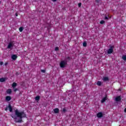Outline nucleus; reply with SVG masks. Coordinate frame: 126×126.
I'll return each mask as SVG.
<instances>
[{
    "instance_id": "a878e982",
    "label": "nucleus",
    "mask_w": 126,
    "mask_h": 126,
    "mask_svg": "<svg viewBox=\"0 0 126 126\" xmlns=\"http://www.w3.org/2000/svg\"><path fill=\"white\" fill-rule=\"evenodd\" d=\"M78 5L79 7H81V3H79L78 4Z\"/></svg>"
},
{
    "instance_id": "6e6552de",
    "label": "nucleus",
    "mask_w": 126,
    "mask_h": 126,
    "mask_svg": "<svg viewBox=\"0 0 126 126\" xmlns=\"http://www.w3.org/2000/svg\"><path fill=\"white\" fill-rule=\"evenodd\" d=\"M102 80L103 81L106 82V81H109V80H110V79H109V77H103Z\"/></svg>"
},
{
    "instance_id": "2eb2a0df",
    "label": "nucleus",
    "mask_w": 126,
    "mask_h": 126,
    "mask_svg": "<svg viewBox=\"0 0 126 126\" xmlns=\"http://www.w3.org/2000/svg\"><path fill=\"white\" fill-rule=\"evenodd\" d=\"M11 92H12V91H11V89H8L6 92L7 94H11Z\"/></svg>"
},
{
    "instance_id": "1a4fd4ad",
    "label": "nucleus",
    "mask_w": 126,
    "mask_h": 126,
    "mask_svg": "<svg viewBox=\"0 0 126 126\" xmlns=\"http://www.w3.org/2000/svg\"><path fill=\"white\" fill-rule=\"evenodd\" d=\"M54 112L55 114H59V113H60V109H59V108H55L54 110Z\"/></svg>"
},
{
    "instance_id": "0eeeda50",
    "label": "nucleus",
    "mask_w": 126,
    "mask_h": 126,
    "mask_svg": "<svg viewBox=\"0 0 126 126\" xmlns=\"http://www.w3.org/2000/svg\"><path fill=\"white\" fill-rule=\"evenodd\" d=\"M13 44H12V42H10L8 46H7V49H11V48H13Z\"/></svg>"
},
{
    "instance_id": "cd10ccee",
    "label": "nucleus",
    "mask_w": 126,
    "mask_h": 126,
    "mask_svg": "<svg viewBox=\"0 0 126 126\" xmlns=\"http://www.w3.org/2000/svg\"><path fill=\"white\" fill-rule=\"evenodd\" d=\"M17 90H18V89H15V88L14 89V92H16V91H17Z\"/></svg>"
},
{
    "instance_id": "5701e85b",
    "label": "nucleus",
    "mask_w": 126,
    "mask_h": 126,
    "mask_svg": "<svg viewBox=\"0 0 126 126\" xmlns=\"http://www.w3.org/2000/svg\"><path fill=\"white\" fill-rule=\"evenodd\" d=\"M104 19L105 20H109V17H108L107 16H105Z\"/></svg>"
},
{
    "instance_id": "f8f14e48",
    "label": "nucleus",
    "mask_w": 126,
    "mask_h": 126,
    "mask_svg": "<svg viewBox=\"0 0 126 126\" xmlns=\"http://www.w3.org/2000/svg\"><path fill=\"white\" fill-rule=\"evenodd\" d=\"M106 100H107V97H103L101 101V103L103 104V103H104V102H106Z\"/></svg>"
},
{
    "instance_id": "c9c22d12",
    "label": "nucleus",
    "mask_w": 126,
    "mask_h": 126,
    "mask_svg": "<svg viewBox=\"0 0 126 126\" xmlns=\"http://www.w3.org/2000/svg\"><path fill=\"white\" fill-rule=\"evenodd\" d=\"M47 27V28L49 27Z\"/></svg>"
},
{
    "instance_id": "6ab92c4d",
    "label": "nucleus",
    "mask_w": 126,
    "mask_h": 126,
    "mask_svg": "<svg viewBox=\"0 0 126 126\" xmlns=\"http://www.w3.org/2000/svg\"><path fill=\"white\" fill-rule=\"evenodd\" d=\"M83 47H87V42H86V41H84L83 43Z\"/></svg>"
},
{
    "instance_id": "a211bd4d",
    "label": "nucleus",
    "mask_w": 126,
    "mask_h": 126,
    "mask_svg": "<svg viewBox=\"0 0 126 126\" xmlns=\"http://www.w3.org/2000/svg\"><path fill=\"white\" fill-rule=\"evenodd\" d=\"M40 96H36L35 97V101H39V100H40Z\"/></svg>"
},
{
    "instance_id": "c85d7f7f",
    "label": "nucleus",
    "mask_w": 126,
    "mask_h": 126,
    "mask_svg": "<svg viewBox=\"0 0 126 126\" xmlns=\"http://www.w3.org/2000/svg\"><path fill=\"white\" fill-rule=\"evenodd\" d=\"M8 110V106H6V107L5 108V111H7Z\"/></svg>"
},
{
    "instance_id": "9d476101",
    "label": "nucleus",
    "mask_w": 126,
    "mask_h": 126,
    "mask_svg": "<svg viewBox=\"0 0 126 126\" xmlns=\"http://www.w3.org/2000/svg\"><path fill=\"white\" fill-rule=\"evenodd\" d=\"M6 101H10L11 100V97L10 96H7L5 98Z\"/></svg>"
},
{
    "instance_id": "f704fd0d",
    "label": "nucleus",
    "mask_w": 126,
    "mask_h": 126,
    "mask_svg": "<svg viewBox=\"0 0 126 126\" xmlns=\"http://www.w3.org/2000/svg\"><path fill=\"white\" fill-rule=\"evenodd\" d=\"M0 3H1V1H0Z\"/></svg>"
},
{
    "instance_id": "7c9ffc66",
    "label": "nucleus",
    "mask_w": 126,
    "mask_h": 126,
    "mask_svg": "<svg viewBox=\"0 0 126 126\" xmlns=\"http://www.w3.org/2000/svg\"><path fill=\"white\" fill-rule=\"evenodd\" d=\"M16 16H18V13L17 12L15 13Z\"/></svg>"
},
{
    "instance_id": "20e7f679",
    "label": "nucleus",
    "mask_w": 126,
    "mask_h": 126,
    "mask_svg": "<svg viewBox=\"0 0 126 126\" xmlns=\"http://www.w3.org/2000/svg\"><path fill=\"white\" fill-rule=\"evenodd\" d=\"M96 117L101 119V118H103V113L102 112H99L96 114Z\"/></svg>"
},
{
    "instance_id": "39448f33",
    "label": "nucleus",
    "mask_w": 126,
    "mask_h": 126,
    "mask_svg": "<svg viewBox=\"0 0 126 126\" xmlns=\"http://www.w3.org/2000/svg\"><path fill=\"white\" fill-rule=\"evenodd\" d=\"M121 100H122V97H121V95H119L118 96H117L115 98V101L116 102H120V101H121Z\"/></svg>"
},
{
    "instance_id": "393cba45",
    "label": "nucleus",
    "mask_w": 126,
    "mask_h": 126,
    "mask_svg": "<svg viewBox=\"0 0 126 126\" xmlns=\"http://www.w3.org/2000/svg\"><path fill=\"white\" fill-rule=\"evenodd\" d=\"M55 51H59V47H56L55 49Z\"/></svg>"
},
{
    "instance_id": "9b49d317",
    "label": "nucleus",
    "mask_w": 126,
    "mask_h": 126,
    "mask_svg": "<svg viewBox=\"0 0 126 126\" xmlns=\"http://www.w3.org/2000/svg\"><path fill=\"white\" fill-rule=\"evenodd\" d=\"M12 60H13L14 61H15V60H16V59H17V56L16 55H13L12 56Z\"/></svg>"
},
{
    "instance_id": "412c9836",
    "label": "nucleus",
    "mask_w": 126,
    "mask_h": 126,
    "mask_svg": "<svg viewBox=\"0 0 126 126\" xmlns=\"http://www.w3.org/2000/svg\"><path fill=\"white\" fill-rule=\"evenodd\" d=\"M19 30L20 32H22V31H23V27H20L19 29Z\"/></svg>"
},
{
    "instance_id": "4468645a",
    "label": "nucleus",
    "mask_w": 126,
    "mask_h": 126,
    "mask_svg": "<svg viewBox=\"0 0 126 126\" xmlns=\"http://www.w3.org/2000/svg\"><path fill=\"white\" fill-rule=\"evenodd\" d=\"M69 61H70V57H69L66 58L65 59V62H66V63H67V62H69Z\"/></svg>"
},
{
    "instance_id": "423d86ee",
    "label": "nucleus",
    "mask_w": 126,
    "mask_h": 126,
    "mask_svg": "<svg viewBox=\"0 0 126 126\" xmlns=\"http://www.w3.org/2000/svg\"><path fill=\"white\" fill-rule=\"evenodd\" d=\"M8 109H9V112H10V113H12V112H13V110H12V106H11V104H10V103H9V104H8Z\"/></svg>"
},
{
    "instance_id": "dca6fc26",
    "label": "nucleus",
    "mask_w": 126,
    "mask_h": 126,
    "mask_svg": "<svg viewBox=\"0 0 126 126\" xmlns=\"http://www.w3.org/2000/svg\"><path fill=\"white\" fill-rule=\"evenodd\" d=\"M5 81V78H0V82H4Z\"/></svg>"
},
{
    "instance_id": "ddd939ff",
    "label": "nucleus",
    "mask_w": 126,
    "mask_h": 126,
    "mask_svg": "<svg viewBox=\"0 0 126 126\" xmlns=\"http://www.w3.org/2000/svg\"><path fill=\"white\" fill-rule=\"evenodd\" d=\"M16 86H17V84L16 83H13L12 85V87L13 88V89H14V88H15Z\"/></svg>"
},
{
    "instance_id": "f03ea898",
    "label": "nucleus",
    "mask_w": 126,
    "mask_h": 126,
    "mask_svg": "<svg viewBox=\"0 0 126 126\" xmlns=\"http://www.w3.org/2000/svg\"><path fill=\"white\" fill-rule=\"evenodd\" d=\"M114 48L115 47H114V46L110 45V48L107 50V54H108V55H110V54H112L113 52H114Z\"/></svg>"
},
{
    "instance_id": "f3484780",
    "label": "nucleus",
    "mask_w": 126,
    "mask_h": 126,
    "mask_svg": "<svg viewBox=\"0 0 126 126\" xmlns=\"http://www.w3.org/2000/svg\"><path fill=\"white\" fill-rule=\"evenodd\" d=\"M101 85H102V82L100 81H98L97 82V85H98V86H101Z\"/></svg>"
},
{
    "instance_id": "c756f323",
    "label": "nucleus",
    "mask_w": 126,
    "mask_h": 126,
    "mask_svg": "<svg viewBox=\"0 0 126 126\" xmlns=\"http://www.w3.org/2000/svg\"><path fill=\"white\" fill-rule=\"evenodd\" d=\"M2 64H3V62H0V65H2Z\"/></svg>"
},
{
    "instance_id": "bb28decb",
    "label": "nucleus",
    "mask_w": 126,
    "mask_h": 126,
    "mask_svg": "<svg viewBox=\"0 0 126 126\" xmlns=\"http://www.w3.org/2000/svg\"><path fill=\"white\" fill-rule=\"evenodd\" d=\"M63 113H65V112H66V109H65V108H63Z\"/></svg>"
},
{
    "instance_id": "4be33fe9",
    "label": "nucleus",
    "mask_w": 126,
    "mask_h": 126,
    "mask_svg": "<svg viewBox=\"0 0 126 126\" xmlns=\"http://www.w3.org/2000/svg\"><path fill=\"white\" fill-rule=\"evenodd\" d=\"M104 23H105V21H104V20H101L100 22V24H104Z\"/></svg>"
},
{
    "instance_id": "2f4dec72",
    "label": "nucleus",
    "mask_w": 126,
    "mask_h": 126,
    "mask_svg": "<svg viewBox=\"0 0 126 126\" xmlns=\"http://www.w3.org/2000/svg\"><path fill=\"white\" fill-rule=\"evenodd\" d=\"M7 64H8L7 63H5V64H4L5 65H7Z\"/></svg>"
},
{
    "instance_id": "473e14b6",
    "label": "nucleus",
    "mask_w": 126,
    "mask_h": 126,
    "mask_svg": "<svg viewBox=\"0 0 126 126\" xmlns=\"http://www.w3.org/2000/svg\"><path fill=\"white\" fill-rule=\"evenodd\" d=\"M52 0V1L55 2V1H57V0Z\"/></svg>"
},
{
    "instance_id": "f257e3e1",
    "label": "nucleus",
    "mask_w": 126,
    "mask_h": 126,
    "mask_svg": "<svg viewBox=\"0 0 126 126\" xmlns=\"http://www.w3.org/2000/svg\"><path fill=\"white\" fill-rule=\"evenodd\" d=\"M11 117L14 119L15 123H22V118H26V114L24 111L19 112L18 109L15 110V114H11Z\"/></svg>"
},
{
    "instance_id": "7ed1b4c3",
    "label": "nucleus",
    "mask_w": 126,
    "mask_h": 126,
    "mask_svg": "<svg viewBox=\"0 0 126 126\" xmlns=\"http://www.w3.org/2000/svg\"><path fill=\"white\" fill-rule=\"evenodd\" d=\"M67 63H66V62L64 61H62L60 64V67H62V68H63L64 67H65V65Z\"/></svg>"
},
{
    "instance_id": "b1692460",
    "label": "nucleus",
    "mask_w": 126,
    "mask_h": 126,
    "mask_svg": "<svg viewBox=\"0 0 126 126\" xmlns=\"http://www.w3.org/2000/svg\"><path fill=\"white\" fill-rule=\"evenodd\" d=\"M41 72H43V73H45V72H46V70H45L41 69Z\"/></svg>"
},
{
    "instance_id": "72a5a7b5",
    "label": "nucleus",
    "mask_w": 126,
    "mask_h": 126,
    "mask_svg": "<svg viewBox=\"0 0 126 126\" xmlns=\"http://www.w3.org/2000/svg\"><path fill=\"white\" fill-rule=\"evenodd\" d=\"M124 112H125V113H126V108L125 109Z\"/></svg>"
},
{
    "instance_id": "aec40b11",
    "label": "nucleus",
    "mask_w": 126,
    "mask_h": 126,
    "mask_svg": "<svg viewBox=\"0 0 126 126\" xmlns=\"http://www.w3.org/2000/svg\"><path fill=\"white\" fill-rule=\"evenodd\" d=\"M122 59L124 60V61L126 62V55H123L122 56Z\"/></svg>"
}]
</instances>
